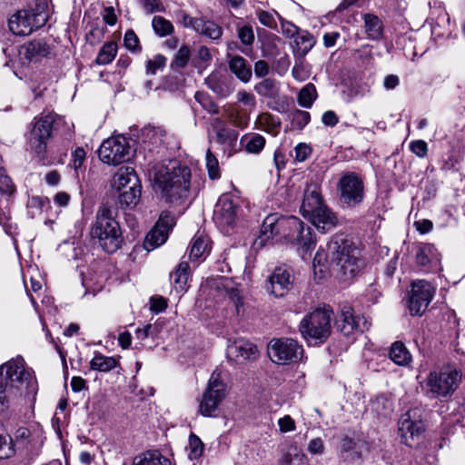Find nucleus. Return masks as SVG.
<instances>
[{"instance_id": "obj_14", "label": "nucleus", "mask_w": 465, "mask_h": 465, "mask_svg": "<svg viewBox=\"0 0 465 465\" xmlns=\"http://www.w3.org/2000/svg\"><path fill=\"white\" fill-rule=\"evenodd\" d=\"M100 160L109 165H118L129 161L133 155L129 141L123 135L106 139L98 150Z\"/></svg>"}, {"instance_id": "obj_35", "label": "nucleus", "mask_w": 465, "mask_h": 465, "mask_svg": "<svg viewBox=\"0 0 465 465\" xmlns=\"http://www.w3.org/2000/svg\"><path fill=\"white\" fill-rule=\"evenodd\" d=\"M195 32L212 40H218L223 35V29L219 25L213 21L205 20L203 18H200V20L196 22Z\"/></svg>"}, {"instance_id": "obj_43", "label": "nucleus", "mask_w": 465, "mask_h": 465, "mask_svg": "<svg viewBox=\"0 0 465 465\" xmlns=\"http://www.w3.org/2000/svg\"><path fill=\"white\" fill-rule=\"evenodd\" d=\"M281 42V39L272 35L262 44V55L265 58H274L280 54V49L278 46V43Z\"/></svg>"}, {"instance_id": "obj_51", "label": "nucleus", "mask_w": 465, "mask_h": 465, "mask_svg": "<svg viewBox=\"0 0 465 465\" xmlns=\"http://www.w3.org/2000/svg\"><path fill=\"white\" fill-rule=\"evenodd\" d=\"M124 44L126 49L132 53H141L142 46L137 35L133 30H127L124 36Z\"/></svg>"}, {"instance_id": "obj_58", "label": "nucleus", "mask_w": 465, "mask_h": 465, "mask_svg": "<svg viewBox=\"0 0 465 465\" xmlns=\"http://www.w3.org/2000/svg\"><path fill=\"white\" fill-rule=\"evenodd\" d=\"M176 18L183 26L192 28L194 31L196 30V22L200 20V18L192 17L183 10H180L176 13Z\"/></svg>"}, {"instance_id": "obj_38", "label": "nucleus", "mask_w": 465, "mask_h": 465, "mask_svg": "<svg viewBox=\"0 0 465 465\" xmlns=\"http://www.w3.org/2000/svg\"><path fill=\"white\" fill-rule=\"evenodd\" d=\"M117 365V361L114 357L105 356L100 352H95L94 356L90 361V368L93 371L107 372L114 369Z\"/></svg>"}, {"instance_id": "obj_21", "label": "nucleus", "mask_w": 465, "mask_h": 465, "mask_svg": "<svg viewBox=\"0 0 465 465\" xmlns=\"http://www.w3.org/2000/svg\"><path fill=\"white\" fill-rule=\"evenodd\" d=\"M291 272L285 267H277L269 277L267 291L275 297L284 296L292 288Z\"/></svg>"}, {"instance_id": "obj_19", "label": "nucleus", "mask_w": 465, "mask_h": 465, "mask_svg": "<svg viewBox=\"0 0 465 465\" xmlns=\"http://www.w3.org/2000/svg\"><path fill=\"white\" fill-rule=\"evenodd\" d=\"M370 323L361 315L355 314L352 307L344 304L341 308L340 330L345 336H350L354 331L363 332L368 331Z\"/></svg>"}, {"instance_id": "obj_11", "label": "nucleus", "mask_w": 465, "mask_h": 465, "mask_svg": "<svg viewBox=\"0 0 465 465\" xmlns=\"http://www.w3.org/2000/svg\"><path fill=\"white\" fill-rule=\"evenodd\" d=\"M340 202L348 208L359 206L365 197V186L363 177L354 172L342 173L338 183Z\"/></svg>"}, {"instance_id": "obj_57", "label": "nucleus", "mask_w": 465, "mask_h": 465, "mask_svg": "<svg viewBox=\"0 0 465 465\" xmlns=\"http://www.w3.org/2000/svg\"><path fill=\"white\" fill-rule=\"evenodd\" d=\"M410 150L419 158H424L428 154V143L424 140H415L410 143Z\"/></svg>"}, {"instance_id": "obj_44", "label": "nucleus", "mask_w": 465, "mask_h": 465, "mask_svg": "<svg viewBox=\"0 0 465 465\" xmlns=\"http://www.w3.org/2000/svg\"><path fill=\"white\" fill-rule=\"evenodd\" d=\"M12 438L5 431L0 424V459H8L15 454Z\"/></svg>"}, {"instance_id": "obj_33", "label": "nucleus", "mask_w": 465, "mask_h": 465, "mask_svg": "<svg viewBox=\"0 0 465 465\" xmlns=\"http://www.w3.org/2000/svg\"><path fill=\"white\" fill-rule=\"evenodd\" d=\"M265 142V138L262 135L251 133L242 136L240 144L247 153L257 154L264 148Z\"/></svg>"}, {"instance_id": "obj_4", "label": "nucleus", "mask_w": 465, "mask_h": 465, "mask_svg": "<svg viewBox=\"0 0 465 465\" xmlns=\"http://www.w3.org/2000/svg\"><path fill=\"white\" fill-rule=\"evenodd\" d=\"M90 236L107 253H114L122 247V228L114 216V209L107 203L99 206L90 228Z\"/></svg>"}, {"instance_id": "obj_39", "label": "nucleus", "mask_w": 465, "mask_h": 465, "mask_svg": "<svg viewBox=\"0 0 465 465\" xmlns=\"http://www.w3.org/2000/svg\"><path fill=\"white\" fill-rule=\"evenodd\" d=\"M365 32L370 39H379L382 35V23L381 19L374 15H364Z\"/></svg>"}, {"instance_id": "obj_1", "label": "nucleus", "mask_w": 465, "mask_h": 465, "mask_svg": "<svg viewBox=\"0 0 465 465\" xmlns=\"http://www.w3.org/2000/svg\"><path fill=\"white\" fill-rule=\"evenodd\" d=\"M38 383L32 368L20 355L0 365V411L9 409L21 397L35 400Z\"/></svg>"}, {"instance_id": "obj_24", "label": "nucleus", "mask_w": 465, "mask_h": 465, "mask_svg": "<svg viewBox=\"0 0 465 465\" xmlns=\"http://www.w3.org/2000/svg\"><path fill=\"white\" fill-rule=\"evenodd\" d=\"M228 65L231 72L242 83H249L252 79V68L248 61L238 54H228Z\"/></svg>"}, {"instance_id": "obj_17", "label": "nucleus", "mask_w": 465, "mask_h": 465, "mask_svg": "<svg viewBox=\"0 0 465 465\" xmlns=\"http://www.w3.org/2000/svg\"><path fill=\"white\" fill-rule=\"evenodd\" d=\"M435 294V288L425 280L411 283L408 298V308L411 315H421L427 310Z\"/></svg>"}, {"instance_id": "obj_6", "label": "nucleus", "mask_w": 465, "mask_h": 465, "mask_svg": "<svg viewBox=\"0 0 465 465\" xmlns=\"http://www.w3.org/2000/svg\"><path fill=\"white\" fill-rule=\"evenodd\" d=\"M461 371L457 368L447 365L439 370L430 371L422 389L430 399L450 398L461 381Z\"/></svg>"}, {"instance_id": "obj_53", "label": "nucleus", "mask_w": 465, "mask_h": 465, "mask_svg": "<svg viewBox=\"0 0 465 465\" xmlns=\"http://www.w3.org/2000/svg\"><path fill=\"white\" fill-rule=\"evenodd\" d=\"M310 120L311 115L306 111L295 110L292 113V123L300 130L303 129L309 124Z\"/></svg>"}, {"instance_id": "obj_49", "label": "nucleus", "mask_w": 465, "mask_h": 465, "mask_svg": "<svg viewBox=\"0 0 465 465\" xmlns=\"http://www.w3.org/2000/svg\"><path fill=\"white\" fill-rule=\"evenodd\" d=\"M255 14H256V16L259 20V22L266 26V27H269L271 29H276L277 28V23H276V19H275V15H277L280 20H282V16L274 10H272V12H269V11H265V10H262V9H257L255 11Z\"/></svg>"}, {"instance_id": "obj_34", "label": "nucleus", "mask_w": 465, "mask_h": 465, "mask_svg": "<svg viewBox=\"0 0 465 465\" xmlns=\"http://www.w3.org/2000/svg\"><path fill=\"white\" fill-rule=\"evenodd\" d=\"M139 182L134 169L132 167L121 168L114 177V186L118 189L136 185Z\"/></svg>"}, {"instance_id": "obj_50", "label": "nucleus", "mask_w": 465, "mask_h": 465, "mask_svg": "<svg viewBox=\"0 0 465 465\" xmlns=\"http://www.w3.org/2000/svg\"><path fill=\"white\" fill-rule=\"evenodd\" d=\"M194 97H195V100L208 113H210L212 114H217L219 113L218 105L212 100V98L208 94H206L203 92H196Z\"/></svg>"}, {"instance_id": "obj_13", "label": "nucleus", "mask_w": 465, "mask_h": 465, "mask_svg": "<svg viewBox=\"0 0 465 465\" xmlns=\"http://www.w3.org/2000/svg\"><path fill=\"white\" fill-rule=\"evenodd\" d=\"M304 350L291 338L272 339L268 344V355L277 364L296 363L302 360Z\"/></svg>"}, {"instance_id": "obj_26", "label": "nucleus", "mask_w": 465, "mask_h": 465, "mask_svg": "<svg viewBox=\"0 0 465 465\" xmlns=\"http://www.w3.org/2000/svg\"><path fill=\"white\" fill-rule=\"evenodd\" d=\"M361 443L355 441L353 439L345 436L341 440L340 457L348 461H353L361 459Z\"/></svg>"}, {"instance_id": "obj_8", "label": "nucleus", "mask_w": 465, "mask_h": 465, "mask_svg": "<svg viewBox=\"0 0 465 465\" xmlns=\"http://www.w3.org/2000/svg\"><path fill=\"white\" fill-rule=\"evenodd\" d=\"M54 118L50 113H42L34 118L26 137V151L39 162L46 159L47 142L51 137Z\"/></svg>"}, {"instance_id": "obj_40", "label": "nucleus", "mask_w": 465, "mask_h": 465, "mask_svg": "<svg viewBox=\"0 0 465 465\" xmlns=\"http://www.w3.org/2000/svg\"><path fill=\"white\" fill-rule=\"evenodd\" d=\"M318 94L313 84H305L298 94V104L304 108H311Z\"/></svg>"}, {"instance_id": "obj_25", "label": "nucleus", "mask_w": 465, "mask_h": 465, "mask_svg": "<svg viewBox=\"0 0 465 465\" xmlns=\"http://www.w3.org/2000/svg\"><path fill=\"white\" fill-rule=\"evenodd\" d=\"M224 293V295L232 302L235 308V312L237 315H241L243 313V298L241 293L238 285L234 283L232 280L228 278H223L221 281L220 286Z\"/></svg>"}, {"instance_id": "obj_23", "label": "nucleus", "mask_w": 465, "mask_h": 465, "mask_svg": "<svg viewBox=\"0 0 465 465\" xmlns=\"http://www.w3.org/2000/svg\"><path fill=\"white\" fill-rule=\"evenodd\" d=\"M227 355L232 361L242 363L255 360L258 357V349L249 341L238 340L228 346Z\"/></svg>"}, {"instance_id": "obj_48", "label": "nucleus", "mask_w": 465, "mask_h": 465, "mask_svg": "<svg viewBox=\"0 0 465 465\" xmlns=\"http://www.w3.org/2000/svg\"><path fill=\"white\" fill-rule=\"evenodd\" d=\"M190 48L187 45H182L175 54L171 63V67L174 70L184 68L190 60Z\"/></svg>"}, {"instance_id": "obj_18", "label": "nucleus", "mask_w": 465, "mask_h": 465, "mask_svg": "<svg viewBox=\"0 0 465 465\" xmlns=\"http://www.w3.org/2000/svg\"><path fill=\"white\" fill-rule=\"evenodd\" d=\"M174 225L173 215L167 211L163 212L153 228L147 233L143 242L144 248L147 251H152L163 245L167 241Z\"/></svg>"}, {"instance_id": "obj_10", "label": "nucleus", "mask_w": 465, "mask_h": 465, "mask_svg": "<svg viewBox=\"0 0 465 465\" xmlns=\"http://www.w3.org/2000/svg\"><path fill=\"white\" fill-rule=\"evenodd\" d=\"M46 7V1L39 0L35 3L34 9L17 11L9 18L10 31L16 35H28L33 31L44 26L48 19Z\"/></svg>"}, {"instance_id": "obj_47", "label": "nucleus", "mask_w": 465, "mask_h": 465, "mask_svg": "<svg viewBox=\"0 0 465 465\" xmlns=\"http://www.w3.org/2000/svg\"><path fill=\"white\" fill-rule=\"evenodd\" d=\"M205 166L211 180H217L221 177L219 161L210 149L206 151Z\"/></svg>"}, {"instance_id": "obj_42", "label": "nucleus", "mask_w": 465, "mask_h": 465, "mask_svg": "<svg viewBox=\"0 0 465 465\" xmlns=\"http://www.w3.org/2000/svg\"><path fill=\"white\" fill-rule=\"evenodd\" d=\"M117 54V45L114 42L105 43L98 53L96 63L98 64H108L115 57Z\"/></svg>"}, {"instance_id": "obj_16", "label": "nucleus", "mask_w": 465, "mask_h": 465, "mask_svg": "<svg viewBox=\"0 0 465 465\" xmlns=\"http://www.w3.org/2000/svg\"><path fill=\"white\" fill-rule=\"evenodd\" d=\"M421 413L422 411L419 408L411 409L403 413L399 420V434L401 440L410 447L420 441L425 430Z\"/></svg>"}, {"instance_id": "obj_55", "label": "nucleus", "mask_w": 465, "mask_h": 465, "mask_svg": "<svg viewBox=\"0 0 465 465\" xmlns=\"http://www.w3.org/2000/svg\"><path fill=\"white\" fill-rule=\"evenodd\" d=\"M190 452L189 458L191 460L198 459L203 452V444L196 435H191L189 439Z\"/></svg>"}, {"instance_id": "obj_60", "label": "nucleus", "mask_w": 465, "mask_h": 465, "mask_svg": "<svg viewBox=\"0 0 465 465\" xmlns=\"http://www.w3.org/2000/svg\"><path fill=\"white\" fill-rule=\"evenodd\" d=\"M307 450L312 455H322L325 450L324 442L321 438H314L308 443Z\"/></svg>"}, {"instance_id": "obj_20", "label": "nucleus", "mask_w": 465, "mask_h": 465, "mask_svg": "<svg viewBox=\"0 0 465 465\" xmlns=\"http://www.w3.org/2000/svg\"><path fill=\"white\" fill-rule=\"evenodd\" d=\"M212 126L216 134V141L224 146V152H228V157L232 156L236 152L238 131L228 127L219 117L213 120Z\"/></svg>"}, {"instance_id": "obj_59", "label": "nucleus", "mask_w": 465, "mask_h": 465, "mask_svg": "<svg viewBox=\"0 0 465 465\" xmlns=\"http://www.w3.org/2000/svg\"><path fill=\"white\" fill-rule=\"evenodd\" d=\"M279 430L282 433H287L295 430L296 424L290 415H284L278 420Z\"/></svg>"}, {"instance_id": "obj_31", "label": "nucleus", "mask_w": 465, "mask_h": 465, "mask_svg": "<svg viewBox=\"0 0 465 465\" xmlns=\"http://www.w3.org/2000/svg\"><path fill=\"white\" fill-rule=\"evenodd\" d=\"M390 359L399 366H408L411 362V354L401 341L391 344L389 353Z\"/></svg>"}, {"instance_id": "obj_27", "label": "nucleus", "mask_w": 465, "mask_h": 465, "mask_svg": "<svg viewBox=\"0 0 465 465\" xmlns=\"http://www.w3.org/2000/svg\"><path fill=\"white\" fill-rule=\"evenodd\" d=\"M280 127L281 121L279 117L267 112L260 114L254 121L255 129L264 131L272 135L278 134Z\"/></svg>"}, {"instance_id": "obj_9", "label": "nucleus", "mask_w": 465, "mask_h": 465, "mask_svg": "<svg viewBox=\"0 0 465 465\" xmlns=\"http://www.w3.org/2000/svg\"><path fill=\"white\" fill-rule=\"evenodd\" d=\"M328 257L331 262L340 267L344 276H353L361 263L360 251L342 237H335L328 244Z\"/></svg>"}, {"instance_id": "obj_22", "label": "nucleus", "mask_w": 465, "mask_h": 465, "mask_svg": "<svg viewBox=\"0 0 465 465\" xmlns=\"http://www.w3.org/2000/svg\"><path fill=\"white\" fill-rule=\"evenodd\" d=\"M204 82L208 88L220 97H227L234 90L232 78L220 71H213Z\"/></svg>"}, {"instance_id": "obj_37", "label": "nucleus", "mask_w": 465, "mask_h": 465, "mask_svg": "<svg viewBox=\"0 0 465 465\" xmlns=\"http://www.w3.org/2000/svg\"><path fill=\"white\" fill-rule=\"evenodd\" d=\"M280 465H309L306 455L297 446L292 445L283 454Z\"/></svg>"}, {"instance_id": "obj_62", "label": "nucleus", "mask_w": 465, "mask_h": 465, "mask_svg": "<svg viewBox=\"0 0 465 465\" xmlns=\"http://www.w3.org/2000/svg\"><path fill=\"white\" fill-rule=\"evenodd\" d=\"M143 7L148 14L161 12L163 9V5L161 0H141Z\"/></svg>"}, {"instance_id": "obj_28", "label": "nucleus", "mask_w": 465, "mask_h": 465, "mask_svg": "<svg viewBox=\"0 0 465 465\" xmlns=\"http://www.w3.org/2000/svg\"><path fill=\"white\" fill-rule=\"evenodd\" d=\"M24 55L29 62H37L49 54L48 45L40 40H34L24 46Z\"/></svg>"}, {"instance_id": "obj_32", "label": "nucleus", "mask_w": 465, "mask_h": 465, "mask_svg": "<svg viewBox=\"0 0 465 465\" xmlns=\"http://www.w3.org/2000/svg\"><path fill=\"white\" fill-rule=\"evenodd\" d=\"M189 264L186 262H181L175 271L171 274L173 287L177 292H183L186 290L189 278Z\"/></svg>"}, {"instance_id": "obj_52", "label": "nucleus", "mask_w": 465, "mask_h": 465, "mask_svg": "<svg viewBox=\"0 0 465 465\" xmlns=\"http://www.w3.org/2000/svg\"><path fill=\"white\" fill-rule=\"evenodd\" d=\"M237 36L242 45L246 46L252 45L254 42L252 26L250 25H238Z\"/></svg>"}, {"instance_id": "obj_46", "label": "nucleus", "mask_w": 465, "mask_h": 465, "mask_svg": "<svg viewBox=\"0 0 465 465\" xmlns=\"http://www.w3.org/2000/svg\"><path fill=\"white\" fill-rule=\"evenodd\" d=\"M226 117L233 126L241 129L245 128L249 123V116L233 107L226 111Z\"/></svg>"}, {"instance_id": "obj_64", "label": "nucleus", "mask_w": 465, "mask_h": 465, "mask_svg": "<svg viewBox=\"0 0 465 465\" xmlns=\"http://www.w3.org/2000/svg\"><path fill=\"white\" fill-rule=\"evenodd\" d=\"M295 151V159L298 162H303L305 161L308 156L311 154V147L307 145L306 143H299L294 148Z\"/></svg>"}, {"instance_id": "obj_2", "label": "nucleus", "mask_w": 465, "mask_h": 465, "mask_svg": "<svg viewBox=\"0 0 465 465\" xmlns=\"http://www.w3.org/2000/svg\"><path fill=\"white\" fill-rule=\"evenodd\" d=\"M259 238L261 242L274 238L284 240L296 247L303 259L316 246V240L310 226L295 216H279L277 213L269 214L264 219Z\"/></svg>"}, {"instance_id": "obj_63", "label": "nucleus", "mask_w": 465, "mask_h": 465, "mask_svg": "<svg viewBox=\"0 0 465 465\" xmlns=\"http://www.w3.org/2000/svg\"><path fill=\"white\" fill-rule=\"evenodd\" d=\"M254 74L258 78L265 77L270 73V65L265 60H259L254 63Z\"/></svg>"}, {"instance_id": "obj_36", "label": "nucleus", "mask_w": 465, "mask_h": 465, "mask_svg": "<svg viewBox=\"0 0 465 465\" xmlns=\"http://www.w3.org/2000/svg\"><path fill=\"white\" fill-rule=\"evenodd\" d=\"M254 91L262 97L274 99L280 93V86L276 80L265 78L254 85Z\"/></svg>"}, {"instance_id": "obj_7", "label": "nucleus", "mask_w": 465, "mask_h": 465, "mask_svg": "<svg viewBox=\"0 0 465 465\" xmlns=\"http://www.w3.org/2000/svg\"><path fill=\"white\" fill-rule=\"evenodd\" d=\"M333 312L330 306L317 308L306 314L299 329L302 336L310 345L323 343L331 334Z\"/></svg>"}, {"instance_id": "obj_56", "label": "nucleus", "mask_w": 465, "mask_h": 465, "mask_svg": "<svg viewBox=\"0 0 465 465\" xmlns=\"http://www.w3.org/2000/svg\"><path fill=\"white\" fill-rule=\"evenodd\" d=\"M166 58L162 54H157L146 63V73L148 74H155L159 69H163L165 65Z\"/></svg>"}, {"instance_id": "obj_3", "label": "nucleus", "mask_w": 465, "mask_h": 465, "mask_svg": "<svg viewBox=\"0 0 465 465\" xmlns=\"http://www.w3.org/2000/svg\"><path fill=\"white\" fill-rule=\"evenodd\" d=\"M153 189L168 203H174L188 196L191 186V169L177 160L153 163L148 170Z\"/></svg>"}, {"instance_id": "obj_29", "label": "nucleus", "mask_w": 465, "mask_h": 465, "mask_svg": "<svg viewBox=\"0 0 465 465\" xmlns=\"http://www.w3.org/2000/svg\"><path fill=\"white\" fill-rule=\"evenodd\" d=\"M118 203L121 207H134L141 198V184L118 189Z\"/></svg>"}, {"instance_id": "obj_5", "label": "nucleus", "mask_w": 465, "mask_h": 465, "mask_svg": "<svg viewBox=\"0 0 465 465\" xmlns=\"http://www.w3.org/2000/svg\"><path fill=\"white\" fill-rule=\"evenodd\" d=\"M301 213L322 232L331 230L337 224V217L324 203L320 188L315 183L307 185L304 191Z\"/></svg>"}, {"instance_id": "obj_12", "label": "nucleus", "mask_w": 465, "mask_h": 465, "mask_svg": "<svg viewBox=\"0 0 465 465\" xmlns=\"http://www.w3.org/2000/svg\"><path fill=\"white\" fill-rule=\"evenodd\" d=\"M227 396V385L221 373L213 371L199 404V412L204 417H215L219 406Z\"/></svg>"}, {"instance_id": "obj_41", "label": "nucleus", "mask_w": 465, "mask_h": 465, "mask_svg": "<svg viewBox=\"0 0 465 465\" xmlns=\"http://www.w3.org/2000/svg\"><path fill=\"white\" fill-rule=\"evenodd\" d=\"M209 252L208 240L203 236L194 237L190 246V259L197 261Z\"/></svg>"}, {"instance_id": "obj_54", "label": "nucleus", "mask_w": 465, "mask_h": 465, "mask_svg": "<svg viewBox=\"0 0 465 465\" xmlns=\"http://www.w3.org/2000/svg\"><path fill=\"white\" fill-rule=\"evenodd\" d=\"M433 252V245L431 244H423L419 248V251L416 253V262L420 265L425 266L430 262V256Z\"/></svg>"}, {"instance_id": "obj_45", "label": "nucleus", "mask_w": 465, "mask_h": 465, "mask_svg": "<svg viewBox=\"0 0 465 465\" xmlns=\"http://www.w3.org/2000/svg\"><path fill=\"white\" fill-rule=\"evenodd\" d=\"M152 26L154 33L160 37L170 35L173 32V24L169 20L159 15H155L153 18Z\"/></svg>"}, {"instance_id": "obj_15", "label": "nucleus", "mask_w": 465, "mask_h": 465, "mask_svg": "<svg viewBox=\"0 0 465 465\" xmlns=\"http://www.w3.org/2000/svg\"><path fill=\"white\" fill-rule=\"evenodd\" d=\"M240 199L230 193L222 194L215 204L213 221L223 233H230L238 217Z\"/></svg>"}, {"instance_id": "obj_30", "label": "nucleus", "mask_w": 465, "mask_h": 465, "mask_svg": "<svg viewBox=\"0 0 465 465\" xmlns=\"http://www.w3.org/2000/svg\"><path fill=\"white\" fill-rule=\"evenodd\" d=\"M133 465H172V462L159 450H147L137 455Z\"/></svg>"}, {"instance_id": "obj_61", "label": "nucleus", "mask_w": 465, "mask_h": 465, "mask_svg": "<svg viewBox=\"0 0 465 465\" xmlns=\"http://www.w3.org/2000/svg\"><path fill=\"white\" fill-rule=\"evenodd\" d=\"M196 60L199 66H206L209 64L212 60V54L209 48L203 45L200 46L197 50Z\"/></svg>"}]
</instances>
